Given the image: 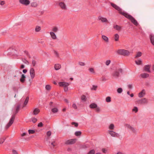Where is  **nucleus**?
Masks as SVG:
<instances>
[{
	"mask_svg": "<svg viewBox=\"0 0 154 154\" xmlns=\"http://www.w3.org/2000/svg\"><path fill=\"white\" fill-rule=\"evenodd\" d=\"M111 5L113 8L118 10L120 14L124 16L125 17L130 20L135 25L137 26L138 25L137 21L131 15L122 11V9L116 5L112 3H111Z\"/></svg>",
	"mask_w": 154,
	"mask_h": 154,
	"instance_id": "obj_1",
	"label": "nucleus"
},
{
	"mask_svg": "<svg viewBox=\"0 0 154 154\" xmlns=\"http://www.w3.org/2000/svg\"><path fill=\"white\" fill-rule=\"evenodd\" d=\"M20 108V105H18L16 107V110L14 112L13 115H12L11 118L10 119L9 122L5 126V129L6 130L8 129L13 124L15 119V116L16 114L18 112Z\"/></svg>",
	"mask_w": 154,
	"mask_h": 154,
	"instance_id": "obj_2",
	"label": "nucleus"
},
{
	"mask_svg": "<svg viewBox=\"0 0 154 154\" xmlns=\"http://www.w3.org/2000/svg\"><path fill=\"white\" fill-rule=\"evenodd\" d=\"M117 52L119 54L123 55L124 56H128L129 55L130 53L128 50L121 49L118 50Z\"/></svg>",
	"mask_w": 154,
	"mask_h": 154,
	"instance_id": "obj_3",
	"label": "nucleus"
},
{
	"mask_svg": "<svg viewBox=\"0 0 154 154\" xmlns=\"http://www.w3.org/2000/svg\"><path fill=\"white\" fill-rule=\"evenodd\" d=\"M148 103V100L146 98L138 100L136 101V103L138 104H144Z\"/></svg>",
	"mask_w": 154,
	"mask_h": 154,
	"instance_id": "obj_4",
	"label": "nucleus"
},
{
	"mask_svg": "<svg viewBox=\"0 0 154 154\" xmlns=\"http://www.w3.org/2000/svg\"><path fill=\"white\" fill-rule=\"evenodd\" d=\"M122 72V69H119L113 73L112 74V75L115 77H118L119 75V72L121 73Z\"/></svg>",
	"mask_w": 154,
	"mask_h": 154,
	"instance_id": "obj_5",
	"label": "nucleus"
},
{
	"mask_svg": "<svg viewBox=\"0 0 154 154\" xmlns=\"http://www.w3.org/2000/svg\"><path fill=\"white\" fill-rule=\"evenodd\" d=\"M76 139H71L66 140L65 143L66 145H71L75 143V142Z\"/></svg>",
	"mask_w": 154,
	"mask_h": 154,
	"instance_id": "obj_6",
	"label": "nucleus"
},
{
	"mask_svg": "<svg viewBox=\"0 0 154 154\" xmlns=\"http://www.w3.org/2000/svg\"><path fill=\"white\" fill-rule=\"evenodd\" d=\"M98 20L102 23H108L109 22L108 21L106 18L101 16H99L98 17Z\"/></svg>",
	"mask_w": 154,
	"mask_h": 154,
	"instance_id": "obj_7",
	"label": "nucleus"
},
{
	"mask_svg": "<svg viewBox=\"0 0 154 154\" xmlns=\"http://www.w3.org/2000/svg\"><path fill=\"white\" fill-rule=\"evenodd\" d=\"M109 134L112 137H118L119 134L113 131H108Z\"/></svg>",
	"mask_w": 154,
	"mask_h": 154,
	"instance_id": "obj_8",
	"label": "nucleus"
},
{
	"mask_svg": "<svg viewBox=\"0 0 154 154\" xmlns=\"http://www.w3.org/2000/svg\"><path fill=\"white\" fill-rule=\"evenodd\" d=\"M59 5L61 8L63 10H66L67 9L66 5L64 2H60L59 3Z\"/></svg>",
	"mask_w": 154,
	"mask_h": 154,
	"instance_id": "obj_9",
	"label": "nucleus"
},
{
	"mask_svg": "<svg viewBox=\"0 0 154 154\" xmlns=\"http://www.w3.org/2000/svg\"><path fill=\"white\" fill-rule=\"evenodd\" d=\"M19 2L21 4L25 5H27L30 3L29 0H19Z\"/></svg>",
	"mask_w": 154,
	"mask_h": 154,
	"instance_id": "obj_10",
	"label": "nucleus"
},
{
	"mask_svg": "<svg viewBox=\"0 0 154 154\" xmlns=\"http://www.w3.org/2000/svg\"><path fill=\"white\" fill-rule=\"evenodd\" d=\"M30 74L31 77L32 79L34 78L35 76V71L33 68H31L30 70Z\"/></svg>",
	"mask_w": 154,
	"mask_h": 154,
	"instance_id": "obj_11",
	"label": "nucleus"
},
{
	"mask_svg": "<svg viewBox=\"0 0 154 154\" xmlns=\"http://www.w3.org/2000/svg\"><path fill=\"white\" fill-rule=\"evenodd\" d=\"M58 84L60 86L63 87L69 85V84L68 83L65 82H59Z\"/></svg>",
	"mask_w": 154,
	"mask_h": 154,
	"instance_id": "obj_12",
	"label": "nucleus"
},
{
	"mask_svg": "<svg viewBox=\"0 0 154 154\" xmlns=\"http://www.w3.org/2000/svg\"><path fill=\"white\" fill-rule=\"evenodd\" d=\"M150 65H146L144 68V70L145 71L147 72H150Z\"/></svg>",
	"mask_w": 154,
	"mask_h": 154,
	"instance_id": "obj_13",
	"label": "nucleus"
},
{
	"mask_svg": "<svg viewBox=\"0 0 154 154\" xmlns=\"http://www.w3.org/2000/svg\"><path fill=\"white\" fill-rule=\"evenodd\" d=\"M40 111V110L39 109L35 108L34 109L32 114L34 115H36L39 113Z\"/></svg>",
	"mask_w": 154,
	"mask_h": 154,
	"instance_id": "obj_14",
	"label": "nucleus"
},
{
	"mask_svg": "<svg viewBox=\"0 0 154 154\" xmlns=\"http://www.w3.org/2000/svg\"><path fill=\"white\" fill-rule=\"evenodd\" d=\"M145 94V91L144 90H142L138 94V96L140 97H143Z\"/></svg>",
	"mask_w": 154,
	"mask_h": 154,
	"instance_id": "obj_15",
	"label": "nucleus"
},
{
	"mask_svg": "<svg viewBox=\"0 0 154 154\" xmlns=\"http://www.w3.org/2000/svg\"><path fill=\"white\" fill-rule=\"evenodd\" d=\"M50 35L52 38L53 39H56L57 38V37L55 34V33L53 32H50Z\"/></svg>",
	"mask_w": 154,
	"mask_h": 154,
	"instance_id": "obj_16",
	"label": "nucleus"
},
{
	"mask_svg": "<svg viewBox=\"0 0 154 154\" xmlns=\"http://www.w3.org/2000/svg\"><path fill=\"white\" fill-rule=\"evenodd\" d=\"M113 28L114 29L118 31H120L122 28L121 26L117 25H114Z\"/></svg>",
	"mask_w": 154,
	"mask_h": 154,
	"instance_id": "obj_17",
	"label": "nucleus"
},
{
	"mask_svg": "<svg viewBox=\"0 0 154 154\" xmlns=\"http://www.w3.org/2000/svg\"><path fill=\"white\" fill-rule=\"evenodd\" d=\"M102 38L106 42H108L109 38L106 36L103 35H102Z\"/></svg>",
	"mask_w": 154,
	"mask_h": 154,
	"instance_id": "obj_18",
	"label": "nucleus"
},
{
	"mask_svg": "<svg viewBox=\"0 0 154 154\" xmlns=\"http://www.w3.org/2000/svg\"><path fill=\"white\" fill-rule=\"evenodd\" d=\"M25 78L26 77L23 74H22L21 78H20V81L22 83L24 82L25 80Z\"/></svg>",
	"mask_w": 154,
	"mask_h": 154,
	"instance_id": "obj_19",
	"label": "nucleus"
},
{
	"mask_svg": "<svg viewBox=\"0 0 154 154\" xmlns=\"http://www.w3.org/2000/svg\"><path fill=\"white\" fill-rule=\"evenodd\" d=\"M114 38L115 41L117 42L119 40V36L118 34H116L114 35Z\"/></svg>",
	"mask_w": 154,
	"mask_h": 154,
	"instance_id": "obj_20",
	"label": "nucleus"
},
{
	"mask_svg": "<svg viewBox=\"0 0 154 154\" xmlns=\"http://www.w3.org/2000/svg\"><path fill=\"white\" fill-rule=\"evenodd\" d=\"M150 38L151 43L154 45V35H150Z\"/></svg>",
	"mask_w": 154,
	"mask_h": 154,
	"instance_id": "obj_21",
	"label": "nucleus"
},
{
	"mask_svg": "<svg viewBox=\"0 0 154 154\" xmlns=\"http://www.w3.org/2000/svg\"><path fill=\"white\" fill-rule=\"evenodd\" d=\"M61 67V65L59 64H55L54 65L55 69L57 70L60 69Z\"/></svg>",
	"mask_w": 154,
	"mask_h": 154,
	"instance_id": "obj_22",
	"label": "nucleus"
},
{
	"mask_svg": "<svg viewBox=\"0 0 154 154\" xmlns=\"http://www.w3.org/2000/svg\"><path fill=\"white\" fill-rule=\"evenodd\" d=\"M140 76L143 78H145L149 76V75L146 73H142L140 74Z\"/></svg>",
	"mask_w": 154,
	"mask_h": 154,
	"instance_id": "obj_23",
	"label": "nucleus"
},
{
	"mask_svg": "<svg viewBox=\"0 0 154 154\" xmlns=\"http://www.w3.org/2000/svg\"><path fill=\"white\" fill-rule=\"evenodd\" d=\"M89 107L91 109H94L96 108L97 107V105L95 103H92L90 105Z\"/></svg>",
	"mask_w": 154,
	"mask_h": 154,
	"instance_id": "obj_24",
	"label": "nucleus"
},
{
	"mask_svg": "<svg viewBox=\"0 0 154 154\" xmlns=\"http://www.w3.org/2000/svg\"><path fill=\"white\" fill-rule=\"evenodd\" d=\"M81 100L83 102H85L87 100L86 97L85 95H82L81 96Z\"/></svg>",
	"mask_w": 154,
	"mask_h": 154,
	"instance_id": "obj_25",
	"label": "nucleus"
},
{
	"mask_svg": "<svg viewBox=\"0 0 154 154\" xmlns=\"http://www.w3.org/2000/svg\"><path fill=\"white\" fill-rule=\"evenodd\" d=\"M52 30L54 32H56L58 30V28L57 26H54L53 27Z\"/></svg>",
	"mask_w": 154,
	"mask_h": 154,
	"instance_id": "obj_26",
	"label": "nucleus"
},
{
	"mask_svg": "<svg viewBox=\"0 0 154 154\" xmlns=\"http://www.w3.org/2000/svg\"><path fill=\"white\" fill-rule=\"evenodd\" d=\"M41 29V28L38 26H36L35 28V31L36 32H39Z\"/></svg>",
	"mask_w": 154,
	"mask_h": 154,
	"instance_id": "obj_27",
	"label": "nucleus"
},
{
	"mask_svg": "<svg viewBox=\"0 0 154 154\" xmlns=\"http://www.w3.org/2000/svg\"><path fill=\"white\" fill-rule=\"evenodd\" d=\"M137 65H140L142 64V61L140 60L135 61Z\"/></svg>",
	"mask_w": 154,
	"mask_h": 154,
	"instance_id": "obj_28",
	"label": "nucleus"
},
{
	"mask_svg": "<svg viewBox=\"0 0 154 154\" xmlns=\"http://www.w3.org/2000/svg\"><path fill=\"white\" fill-rule=\"evenodd\" d=\"M51 111L54 113H55L58 112V109L57 108H54L52 109Z\"/></svg>",
	"mask_w": 154,
	"mask_h": 154,
	"instance_id": "obj_29",
	"label": "nucleus"
},
{
	"mask_svg": "<svg viewBox=\"0 0 154 154\" xmlns=\"http://www.w3.org/2000/svg\"><path fill=\"white\" fill-rule=\"evenodd\" d=\"M29 100V97H27L24 101V105H26L27 103H28V101Z\"/></svg>",
	"mask_w": 154,
	"mask_h": 154,
	"instance_id": "obj_30",
	"label": "nucleus"
},
{
	"mask_svg": "<svg viewBox=\"0 0 154 154\" xmlns=\"http://www.w3.org/2000/svg\"><path fill=\"white\" fill-rule=\"evenodd\" d=\"M82 133L80 131H76L75 133V135L76 136H78L81 135Z\"/></svg>",
	"mask_w": 154,
	"mask_h": 154,
	"instance_id": "obj_31",
	"label": "nucleus"
},
{
	"mask_svg": "<svg viewBox=\"0 0 154 154\" xmlns=\"http://www.w3.org/2000/svg\"><path fill=\"white\" fill-rule=\"evenodd\" d=\"M141 55L142 53L140 52H139L137 53L135 57V58H137L138 57H140L141 56Z\"/></svg>",
	"mask_w": 154,
	"mask_h": 154,
	"instance_id": "obj_32",
	"label": "nucleus"
},
{
	"mask_svg": "<svg viewBox=\"0 0 154 154\" xmlns=\"http://www.w3.org/2000/svg\"><path fill=\"white\" fill-rule=\"evenodd\" d=\"M95 151L94 149H92L87 154H94Z\"/></svg>",
	"mask_w": 154,
	"mask_h": 154,
	"instance_id": "obj_33",
	"label": "nucleus"
},
{
	"mask_svg": "<svg viewBox=\"0 0 154 154\" xmlns=\"http://www.w3.org/2000/svg\"><path fill=\"white\" fill-rule=\"evenodd\" d=\"M114 125L113 124H111L109 126V128L111 130H113L114 128Z\"/></svg>",
	"mask_w": 154,
	"mask_h": 154,
	"instance_id": "obj_34",
	"label": "nucleus"
},
{
	"mask_svg": "<svg viewBox=\"0 0 154 154\" xmlns=\"http://www.w3.org/2000/svg\"><path fill=\"white\" fill-rule=\"evenodd\" d=\"M45 88L47 90H50L51 88V87L50 85H48L45 86Z\"/></svg>",
	"mask_w": 154,
	"mask_h": 154,
	"instance_id": "obj_35",
	"label": "nucleus"
},
{
	"mask_svg": "<svg viewBox=\"0 0 154 154\" xmlns=\"http://www.w3.org/2000/svg\"><path fill=\"white\" fill-rule=\"evenodd\" d=\"M106 101L107 102H110L111 101V97H108L106 98Z\"/></svg>",
	"mask_w": 154,
	"mask_h": 154,
	"instance_id": "obj_36",
	"label": "nucleus"
},
{
	"mask_svg": "<svg viewBox=\"0 0 154 154\" xmlns=\"http://www.w3.org/2000/svg\"><path fill=\"white\" fill-rule=\"evenodd\" d=\"M28 132L29 134H33L35 133V131L33 130H29Z\"/></svg>",
	"mask_w": 154,
	"mask_h": 154,
	"instance_id": "obj_37",
	"label": "nucleus"
},
{
	"mask_svg": "<svg viewBox=\"0 0 154 154\" xmlns=\"http://www.w3.org/2000/svg\"><path fill=\"white\" fill-rule=\"evenodd\" d=\"M133 111L135 113L137 112L138 109L137 107H134V108L132 109Z\"/></svg>",
	"mask_w": 154,
	"mask_h": 154,
	"instance_id": "obj_38",
	"label": "nucleus"
},
{
	"mask_svg": "<svg viewBox=\"0 0 154 154\" xmlns=\"http://www.w3.org/2000/svg\"><path fill=\"white\" fill-rule=\"evenodd\" d=\"M97 86L96 85H93L92 87L91 88V90H96Z\"/></svg>",
	"mask_w": 154,
	"mask_h": 154,
	"instance_id": "obj_39",
	"label": "nucleus"
},
{
	"mask_svg": "<svg viewBox=\"0 0 154 154\" xmlns=\"http://www.w3.org/2000/svg\"><path fill=\"white\" fill-rule=\"evenodd\" d=\"M117 91L118 93H121L122 91V89L121 88H119L118 89Z\"/></svg>",
	"mask_w": 154,
	"mask_h": 154,
	"instance_id": "obj_40",
	"label": "nucleus"
},
{
	"mask_svg": "<svg viewBox=\"0 0 154 154\" xmlns=\"http://www.w3.org/2000/svg\"><path fill=\"white\" fill-rule=\"evenodd\" d=\"M32 121L34 123H35L37 121V119L35 118H32Z\"/></svg>",
	"mask_w": 154,
	"mask_h": 154,
	"instance_id": "obj_41",
	"label": "nucleus"
},
{
	"mask_svg": "<svg viewBox=\"0 0 154 154\" xmlns=\"http://www.w3.org/2000/svg\"><path fill=\"white\" fill-rule=\"evenodd\" d=\"M36 64V61L35 60H32V64L33 66H35Z\"/></svg>",
	"mask_w": 154,
	"mask_h": 154,
	"instance_id": "obj_42",
	"label": "nucleus"
},
{
	"mask_svg": "<svg viewBox=\"0 0 154 154\" xmlns=\"http://www.w3.org/2000/svg\"><path fill=\"white\" fill-rule=\"evenodd\" d=\"M111 61L110 60H107L106 62V64L107 66H108L110 63Z\"/></svg>",
	"mask_w": 154,
	"mask_h": 154,
	"instance_id": "obj_43",
	"label": "nucleus"
},
{
	"mask_svg": "<svg viewBox=\"0 0 154 154\" xmlns=\"http://www.w3.org/2000/svg\"><path fill=\"white\" fill-rule=\"evenodd\" d=\"M23 61L24 63L26 64H29V62L25 59H24L23 60Z\"/></svg>",
	"mask_w": 154,
	"mask_h": 154,
	"instance_id": "obj_44",
	"label": "nucleus"
},
{
	"mask_svg": "<svg viewBox=\"0 0 154 154\" xmlns=\"http://www.w3.org/2000/svg\"><path fill=\"white\" fill-rule=\"evenodd\" d=\"M31 5L32 7H36L37 6V4L36 3L33 2L32 3Z\"/></svg>",
	"mask_w": 154,
	"mask_h": 154,
	"instance_id": "obj_45",
	"label": "nucleus"
},
{
	"mask_svg": "<svg viewBox=\"0 0 154 154\" xmlns=\"http://www.w3.org/2000/svg\"><path fill=\"white\" fill-rule=\"evenodd\" d=\"M79 64L81 66H84L85 65V64L84 63L81 62H79Z\"/></svg>",
	"mask_w": 154,
	"mask_h": 154,
	"instance_id": "obj_46",
	"label": "nucleus"
},
{
	"mask_svg": "<svg viewBox=\"0 0 154 154\" xmlns=\"http://www.w3.org/2000/svg\"><path fill=\"white\" fill-rule=\"evenodd\" d=\"M71 124L72 125H74L75 127H77L78 125V123L75 122H72Z\"/></svg>",
	"mask_w": 154,
	"mask_h": 154,
	"instance_id": "obj_47",
	"label": "nucleus"
},
{
	"mask_svg": "<svg viewBox=\"0 0 154 154\" xmlns=\"http://www.w3.org/2000/svg\"><path fill=\"white\" fill-rule=\"evenodd\" d=\"M5 4V1H4L0 0V5H3Z\"/></svg>",
	"mask_w": 154,
	"mask_h": 154,
	"instance_id": "obj_48",
	"label": "nucleus"
},
{
	"mask_svg": "<svg viewBox=\"0 0 154 154\" xmlns=\"http://www.w3.org/2000/svg\"><path fill=\"white\" fill-rule=\"evenodd\" d=\"M89 71L92 73H94L95 72L94 69L93 68H90L89 69Z\"/></svg>",
	"mask_w": 154,
	"mask_h": 154,
	"instance_id": "obj_49",
	"label": "nucleus"
},
{
	"mask_svg": "<svg viewBox=\"0 0 154 154\" xmlns=\"http://www.w3.org/2000/svg\"><path fill=\"white\" fill-rule=\"evenodd\" d=\"M43 126V124L42 122H40L38 125V127H42Z\"/></svg>",
	"mask_w": 154,
	"mask_h": 154,
	"instance_id": "obj_50",
	"label": "nucleus"
},
{
	"mask_svg": "<svg viewBox=\"0 0 154 154\" xmlns=\"http://www.w3.org/2000/svg\"><path fill=\"white\" fill-rule=\"evenodd\" d=\"M51 131H48L47 132V135L48 136H50L51 135Z\"/></svg>",
	"mask_w": 154,
	"mask_h": 154,
	"instance_id": "obj_51",
	"label": "nucleus"
},
{
	"mask_svg": "<svg viewBox=\"0 0 154 154\" xmlns=\"http://www.w3.org/2000/svg\"><path fill=\"white\" fill-rule=\"evenodd\" d=\"M64 91L65 92H66L68 90V86H65L64 87Z\"/></svg>",
	"mask_w": 154,
	"mask_h": 154,
	"instance_id": "obj_52",
	"label": "nucleus"
},
{
	"mask_svg": "<svg viewBox=\"0 0 154 154\" xmlns=\"http://www.w3.org/2000/svg\"><path fill=\"white\" fill-rule=\"evenodd\" d=\"M72 106L73 108L75 109H77V106L75 103H73L72 105Z\"/></svg>",
	"mask_w": 154,
	"mask_h": 154,
	"instance_id": "obj_53",
	"label": "nucleus"
},
{
	"mask_svg": "<svg viewBox=\"0 0 154 154\" xmlns=\"http://www.w3.org/2000/svg\"><path fill=\"white\" fill-rule=\"evenodd\" d=\"M125 126L127 127L128 128L130 129H131V128L132 127V126H131L129 125H128V124H126L125 125Z\"/></svg>",
	"mask_w": 154,
	"mask_h": 154,
	"instance_id": "obj_54",
	"label": "nucleus"
},
{
	"mask_svg": "<svg viewBox=\"0 0 154 154\" xmlns=\"http://www.w3.org/2000/svg\"><path fill=\"white\" fill-rule=\"evenodd\" d=\"M96 111L97 112H99L100 111V108L99 107L96 108Z\"/></svg>",
	"mask_w": 154,
	"mask_h": 154,
	"instance_id": "obj_55",
	"label": "nucleus"
},
{
	"mask_svg": "<svg viewBox=\"0 0 154 154\" xmlns=\"http://www.w3.org/2000/svg\"><path fill=\"white\" fill-rule=\"evenodd\" d=\"M5 139H1L0 140V143L2 144L4 142Z\"/></svg>",
	"mask_w": 154,
	"mask_h": 154,
	"instance_id": "obj_56",
	"label": "nucleus"
},
{
	"mask_svg": "<svg viewBox=\"0 0 154 154\" xmlns=\"http://www.w3.org/2000/svg\"><path fill=\"white\" fill-rule=\"evenodd\" d=\"M130 130H131L134 133L135 132V130L134 128L132 127H131Z\"/></svg>",
	"mask_w": 154,
	"mask_h": 154,
	"instance_id": "obj_57",
	"label": "nucleus"
},
{
	"mask_svg": "<svg viewBox=\"0 0 154 154\" xmlns=\"http://www.w3.org/2000/svg\"><path fill=\"white\" fill-rule=\"evenodd\" d=\"M55 141H54L51 143V144L53 146V147H54L56 146V145L55 144Z\"/></svg>",
	"mask_w": 154,
	"mask_h": 154,
	"instance_id": "obj_58",
	"label": "nucleus"
},
{
	"mask_svg": "<svg viewBox=\"0 0 154 154\" xmlns=\"http://www.w3.org/2000/svg\"><path fill=\"white\" fill-rule=\"evenodd\" d=\"M54 53L55 54H56V55L57 56V57H59V54L57 51H54Z\"/></svg>",
	"mask_w": 154,
	"mask_h": 154,
	"instance_id": "obj_59",
	"label": "nucleus"
},
{
	"mask_svg": "<svg viewBox=\"0 0 154 154\" xmlns=\"http://www.w3.org/2000/svg\"><path fill=\"white\" fill-rule=\"evenodd\" d=\"M26 134H27L26 133H23V134H21V136L22 137H23V136H25V135H26Z\"/></svg>",
	"mask_w": 154,
	"mask_h": 154,
	"instance_id": "obj_60",
	"label": "nucleus"
},
{
	"mask_svg": "<svg viewBox=\"0 0 154 154\" xmlns=\"http://www.w3.org/2000/svg\"><path fill=\"white\" fill-rule=\"evenodd\" d=\"M102 151H103V152L104 153H106V150L105 149H102Z\"/></svg>",
	"mask_w": 154,
	"mask_h": 154,
	"instance_id": "obj_61",
	"label": "nucleus"
},
{
	"mask_svg": "<svg viewBox=\"0 0 154 154\" xmlns=\"http://www.w3.org/2000/svg\"><path fill=\"white\" fill-rule=\"evenodd\" d=\"M13 152L14 154H18L17 152L15 150H13Z\"/></svg>",
	"mask_w": 154,
	"mask_h": 154,
	"instance_id": "obj_62",
	"label": "nucleus"
},
{
	"mask_svg": "<svg viewBox=\"0 0 154 154\" xmlns=\"http://www.w3.org/2000/svg\"><path fill=\"white\" fill-rule=\"evenodd\" d=\"M132 85H128V87L129 88H132Z\"/></svg>",
	"mask_w": 154,
	"mask_h": 154,
	"instance_id": "obj_63",
	"label": "nucleus"
},
{
	"mask_svg": "<svg viewBox=\"0 0 154 154\" xmlns=\"http://www.w3.org/2000/svg\"><path fill=\"white\" fill-rule=\"evenodd\" d=\"M27 70L26 69H23V72L24 73H26L27 72Z\"/></svg>",
	"mask_w": 154,
	"mask_h": 154,
	"instance_id": "obj_64",
	"label": "nucleus"
}]
</instances>
